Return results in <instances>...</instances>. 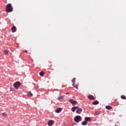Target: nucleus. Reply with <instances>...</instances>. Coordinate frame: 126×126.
<instances>
[{
  "label": "nucleus",
  "instance_id": "1",
  "mask_svg": "<svg viewBox=\"0 0 126 126\" xmlns=\"http://www.w3.org/2000/svg\"><path fill=\"white\" fill-rule=\"evenodd\" d=\"M6 12H12V11H13V9L12 8L11 3H8L6 5Z\"/></svg>",
  "mask_w": 126,
  "mask_h": 126
},
{
  "label": "nucleus",
  "instance_id": "2",
  "mask_svg": "<svg viewBox=\"0 0 126 126\" xmlns=\"http://www.w3.org/2000/svg\"><path fill=\"white\" fill-rule=\"evenodd\" d=\"M21 85V83L19 81L16 82L13 84V86L15 89H18V88L20 87Z\"/></svg>",
  "mask_w": 126,
  "mask_h": 126
},
{
  "label": "nucleus",
  "instance_id": "3",
  "mask_svg": "<svg viewBox=\"0 0 126 126\" xmlns=\"http://www.w3.org/2000/svg\"><path fill=\"white\" fill-rule=\"evenodd\" d=\"M75 78H73V79L72 80V82L73 83V87H74L75 88H76V89H78V85H75Z\"/></svg>",
  "mask_w": 126,
  "mask_h": 126
},
{
  "label": "nucleus",
  "instance_id": "4",
  "mask_svg": "<svg viewBox=\"0 0 126 126\" xmlns=\"http://www.w3.org/2000/svg\"><path fill=\"white\" fill-rule=\"evenodd\" d=\"M74 120L76 123H78L81 120V117L77 116L74 118Z\"/></svg>",
  "mask_w": 126,
  "mask_h": 126
},
{
  "label": "nucleus",
  "instance_id": "5",
  "mask_svg": "<svg viewBox=\"0 0 126 126\" xmlns=\"http://www.w3.org/2000/svg\"><path fill=\"white\" fill-rule=\"evenodd\" d=\"M69 103H71L72 104V106H75V105H76L77 104V102L76 101L73 100V99H71L69 100Z\"/></svg>",
  "mask_w": 126,
  "mask_h": 126
},
{
  "label": "nucleus",
  "instance_id": "6",
  "mask_svg": "<svg viewBox=\"0 0 126 126\" xmlns=\"http://www.w3.org/2000/svg\"><path fill=\"white\" fill-rule=\"evenodd\" d=\"M11 30H12V33H14V32H16V30H17V29H16V27H15V26H13L11 28Z\"/></svg>",
  "mask_w": 126,
  "mask_h": 126
},
{
  "label": "nucleus",
  "instance_id": "7",
  "mask_svg": "<svg viewBox=\"0 0 126 126\" xmlns=\"http://www.w3.org/2000/svg\"><path fill=\"white\" fill-rule=\"evenodd\" d=\"M82 112V108H80L78 107V108H77V110H76V113H77V114H81Z\"/></svg>",
  "mask_w": 126,
  "mask_h": 126
},
{
  "label": "nucleus",
  "instance_id": "8",
  "mask_svg": "<svg viewBox=\"0 0 126 126\" xmlns=\"http://www.w3.org/2000/svg\"><path fill=\"white\" fill-rule=\"evenodd\" d=\"M88 98L89 100H95V97H94V96L91 94L88 95Z\"/></svg>",
  "mask_w": 126,
  "mask_h": 126
},
{
  "label": "nucleus",
  "instance_id": "9",
  "mask_svg": "<svg viewBox=\"0 0 126 126\" xmlns=\"http://www.w3.org/2000/svg\"><path fill=\"white\" fill-rule=\"evenodd\" d=\"M48 125L49 126H52L54 125V121L50 120L48 122Z\"/></svg>",
  "mask_w": 126,
  "mask_h": 126
},
{
  "label": "nucleus",
  "instance_id": "10",
  "mask_svg": "<svg viewBox=\"0 0 126 126\" xmlns=\"http://www.w3.org/2000/svg\"><path fill=\"white\" fill-rule=\"evenodd\" d=\"M78 109V106H74L72 108L71 111L72 112H75V110Z\"/></svg>",
  "mask_w": 126,
  "mask_h": 126
},
{
  "label": "nucleus",
  "instance_id": "11",
  "mask_svg": "<svg viewBox=\"0 0 126 126\" xmlns=\"http://www.w3.org/2000/svg\"><path fill=\"white\" fill-rule=\"evenodd\" d=\"M85 120L86 122H91V119L90 117H85Z\"/></svg>",
  "mask_w": 126,
  "mask_h": 126
},
{
  "label": "nucleus",
  "instance_id": "12",
  "mask_svg": "<svg viewBox=\"0 0 126 126\" xmlns=\"http://www.w3.org/2000/svg\"><path fill=\"white\" fill-rule=\"evenodd\" d=\"M61 112H62V108H57V109L56 110V113H61Z\"/></svg>",
  "mask_w": 126,
  "mask_h": 126
},
{
  "label": "nucleus",
  "instance_id": "13",
  "mask_svg": "<svg viewBox=\"0 0 126 126\" xmlns=\"http://www.w3.org/2000/svg\"><path fill=\"white\" fill-rule=\"evenodd\" d=\"M63 96H60L59 97H58V100L60 102H62V101H63Z\"/></svg>",
  "mask_w": 126,
  "mask_h": 126
},
{
  "label": "nucleus",
  "instance_id": "14",
  "mask_svg": "<svg viewBox=\"0 0 126 126\" xmlns=\"http://www.w3.org/2000/svg\"><path fill=\"white\" fill-rule=\"evenodd\" d=\"M106 109H107V110H111L112 109V106H110V105H107L105 107Z\"/></svg>",
  "mask_w": 126,
  "mask_h": 126
},
{
  "label": "nucleus",
  "instance_id": "15",
  "mask_svg": "<svg viewBox=\"0 0 126 126\" xmlns=\"http://www.w3.org/2000/svg\"><path fill=\"white\" fill-rule=\"evenodd\" d=\"M99 104V101L95 100L93 102V105H98Z\"/></svg>",
  "mask_w": 126,
  "mask_h": 126
},
{
  "label": "nucleus",
  "instance_id": "16",
  "mask_svg": "<svg viewBox=\"0 0 126 126\" xmlns=\"http://www.w3.org/2000/svg\"><path fill=\"white\" fill-rule=\"evenodd\" d=\"M87 124H88L87 121H86L82 122V126H86V125H87Z\"/></svg>",
  "mask_w": 126,
  "mask_h": 126
},
{
  "label": "nucleus",
  "instance_id": "17",
  "mask_svg": "<svg viewBox=\"0 0 126 126\" xmlns=\"http://www.w3.org/2000/svg\"><path fill=\"white\" fill-rule=\"evenodd\" d=\"M3 53L5 54V55H7L9 53V51L8 50H4Z\"/></svg>",
  "mask_w": 126,
  "mask_h": 126
},
{
  "label": "nucleus",
  "instance_id": "18",
  "mask_svg": "<svg viewBox=\"0 0 126 126\" xmlns=\"http://www.w3.org/2000/svg\"><path fill=\"white\" fill-rule=\"evenodd\" d=\"M28 96L29 97H32V96H33V94L31 93V92H30L28 93Z\"/></svg>",
  "mask_w": 126,
  "mask_h": 126
},
{
  "label": "nucleus",
  "instance_id": "19",
  "mask_svg": "<svg viewBox=\"0 0 126 126\" xmlns=\"http://www.w3.org/2000/svg\"><path fill=\"white\" fill-rule=\"evenodd\" d=\"M121 99H123L124 100H126V97L125 95H122Z\"/></svg>",
  "mask_w": 126,
  "mask_h": 126
},
{
  "label": "nucleus",
  "instance_id": "20",
  "mask_svg": "<svg viewBox=\"0 0 126 126\" xmlns=\"http://www.w3.org/2000/svg\"><path fill=\"white\" fill-rule=\"evenodd\" d=\"M39 75H40V76H43L44 75V72L41 71L39 73Z\"/></svg>",
  "mask_w": 126,
  "mask_h": 126
},
{
  "label": "nucleus",
  "instance_id": "21",
  "mask_svg": "<svg viewBox=\"0 0 126 126\" xmlns=\"http://www.w3.org/2000/svg\"><path fill=\"white\" fill-rule=\"evenodd\" d=\"M2 116L3 117H6L7 116L6 113L5 112L2 113Z\"/></svg>",
  "mask_w": 126,
  "mask_h": 126
},
{
  "label": "nucleus",
  "instance_id": "22",
  "mask_svg": "<svg viewBox=\"0 0 126 126\" xmlns=\"http://www.w3.org/2000/svg\"><path fill=\"white\" fill-rule=\"evenodd\" d=\"M25 52H26V53H28L27 50H26Z\"/></svg>",
  "mask_w": 126,
  "mask_h": 126
},
{
  "label": "nucleus",
  "instance_id": "23",
  "mask_svg": "<svg viewBox=\"0 0 126 126\" xmlns=\"http://www.w3.org/2000/svg\"><path fill=\"white\" fill-rule=\"evenodd\" d=\"M69 94V93H67V94Z\"/></svg>",
  "mask_w": 126,
  "mask_h": 126
}]
</instances>
